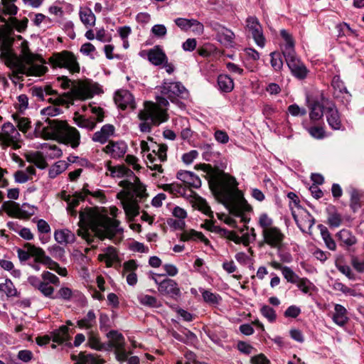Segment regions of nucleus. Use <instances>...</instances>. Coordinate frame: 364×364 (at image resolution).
I'll return each instance as SVG.
<instances>
[{"instance_id":"obj_1","label":"nucleus","mask_w":364,"mask_h":364,"mask_svg":"<svg viewBox=\"0 0 364 364\" xmlns=\"http://www.w3.org/2000/svg\"><path fill=\"white\" fill-rule=\"evenodd\" d=\"M203 166L210 189L215 196L221 198L222 203L231 214L241 216V213L252 210L237 189L238 183L234 176L218 167L213 168L210 164H203Z\"/></svg>"},{"instance_id":"obj_2","label":"nucleus","mask_w":364,"mask_h":364,"mask_svg":"<svg viewBox=\"0 0 364 364\" xmlns=\"http://www.w3.org/2000/svg\"><path fill=\"white\" fill-rule=\"evenodd\" d=\"M79 219L80 228L77 234L85 240L88 245L95 242V237L91 235L90 230L101 240L106 237L112 239L118 232H123V229L119 227V220L104 216L91 208L80 211Z\"/></svg>"},{"instance_id":"obj_3","label":"nucleus","mask_w":364,"mask_h":364,"mask_svg":"<svg viewBox=\"0 0 364 364\" xmlns=\"http://www.w3.org/2000/svg\"><path fill=\"white\" fill-rule=\"evenodd\" d=\"M47 126L43 127L41 132L45 139H53L60 143L70 145L72 148H77L80 143V134L79 131L70 126L66 121L59 119H46ZM41 122L36 124L35 132H41Z\"/></svg>"},{"instance_id":"obj_4","label":"nucleus","mask_w":364,"mask_h":364,"mask_svg":"<svg viewBox=\"0 0 364 364\" xmlns=\"http://www.w3.org/2000/svg\"><path fill=\"white\" fill-rule=\"evenodd\" d=\"M83 89L80 87H75L71 91L65 92L61 96L55 98L50 97L48 100L53 102L54 106H49L41 109V113L45 116H56L62 112V109L57 106L65 105L68 104V101H73L75 98H81L84 97Z\"/></svg>"},{"instance_id":"obj_5","label":"nucleus","mask_w":364,"mask_h":364,"mask_svg":"<svg viewBox=\"0 0 364 364\" xmlns=\"http://www.w3.org/2000/svg\"><path fill=\"white\" fill-rule=\"evenodd\" d=\"M49 63L54 68H65L71 73L80 72V65L73 53L68 50L54 53L49 58Z\"/></svg>"},{"instance_id":"obj_6","label":"nucleus","mask_w":364,"mask_h":364,"mask_svg":"<svg viewBox=\"0 0 364 364\" xmlns=\"http://www.w3.org/2000/svg\"><path fill=\"white\" fill-rule=\"evenodd\" d=\"M91 112L95 115L94 119L86 118L83 115H77L74 118L75 123L80 128L87 130H93L97 122H102L105 118V112L102 108L95 106H90Z\"/></svg>"},{"instance_id":"obj_7","label":"nucleus","mask_w":364,"mask_h":364,"mask_svg":"<svg viewBox=\"0 0 364 364\" xmlns=\"http://www.w3.org/2000/svg\"><path fill=\"white\" fill-rule=\"evenodd\" d=\"M262 236L266 244L271 247L281 250L285 236L279 228L273 227L262 230Z\"/></svg>"},{"instance_id":"obj_8","label":"nucleus","mask_w":364,"mask_h":364,"mask_svg":"<svg viewBox=\"0 0 364 364\" xmlns=\"http://www.w3.org/2000/svg\"><path fill=\"white\" fill-rule=\"evenodd\" d=\"M246 26L249 32L251 33L252 36L256 44L263 48L265 45V38L263 35L262 26L255 16H249L246 19Z\"/></svg>"},{"instance_id":"obj_9","label":"nucleus","mask_w":364,"mask_h":364,"mask_svg":"<svg viewBox=\"0 0 364 364\" xmlns=\"http://www.w3.org/2000/svg\"><path fill=\"white\" fill-rule=\"evenodd\" d=\"M160 88L161 94L166 95L172 102L177 100L176 97H182L183 93L186 92V89L180 82L164 81Z\"/></svg>"},{"instance_id":"obj_10","label":"nucleus","mask_w":364,"mask_h":364,"mask_svg":"<svg viewBox=\"0 0 364 364\" xmlns=\"http://www.w3.org/2000/svg\"><path fill=\"white\" fill-rule=\"evenodd\" d=\"M21 134L11 122H6L1 127L0 132V144L2 146H9L12 141H19Z\"/></svg>"},{"instance_id":"obj_11","label":"nucleus","mask_w":364,"mask_h":364,"mask_svg":"<svg viewBox=\"0 0 364 364\" xmlns=\"http://www.w3.org/2000/svg\"><path fill=\"white\" fill-rule=\"evenodd\" d=\"M5 64L13 70H16V75L18 78V74H26L30 76L34 73L33 68H28L23 62L22 59H20L14 54L9 57L5 61Z\"/></svg>"},{"instance_id":"obj_12","label":"nucleus","mask_w":364,"mask_h":364,"mask_svg":"<svg viewBox=\"0 0 364 364\" xmlns=\"http://www.w3.org/2000/svg\"><path fill=\"white\" fill-rule=\"evenodd\" d=\"M103 151L112 159H120L125 155L127 145L124 141H109L108 144L104 147Z\"/></svg>"},{"instance_id":"obj_13","label":"nucleus","mask_w":364,"mask_h":364,"mask_svg":"<svg viewBox=\"0 0 364 364\" xmlns=\"http://www.w3.org/2000/svg\"><path fill=\"white\" fill-rule=\"evenodd\" d=\"M114 101L118 107L123 110L128 107L132 109L136 108L134 97L132 93L127 90L117 91L115 93Z\"/></svg>"},{"instance_id":"obj_14","label":"nucleus","mask_w":364,"mask_h":364,"mask_svg":"<svg viewBox=\"0 0 364 364\" xmlns=\"http://www.w3.org/2000/svg\"><path fill=\"white\" fill-rule=\"evenodd\" d=\"M158 290L162 294L169 295L176 299L181 296V290L178 284L171 279H165L159 284Z\"/></svg>"},{"instance_id":"obj_15","label":"nucleus","mask_w":364,"mask_h":364,"mask_svg":"<svg viewBox=\"0 0 364 364\" xmlns=\"http://www.w3.org/2000/svg\"><path fill=\"white\" fill-rule=\"evenodd\" d=\"M176 178L189 188H198L201 186L200 178L193 172L181 170L178 171Z\"/></svg>"},{"instance_id":"obj_16","label":"nucleus","mask_w":364,"mask_h":364,"mask_svg":"<svg viewBox=\"0 0 364 364\" xmlns=\"http://www.w3.org/2000/svg\"><path fill=\"white\" fill-rule=\"evenodd\" d=\"M331 85L334 90L333 96L336 98L345 99L348 102L351 97V95L348 91L343 82L341 80L338 75H335L331 81Z\"/></svg>"},{"instance_id":"obj_17","label":"nucleus","mask_w":364,"mask_h":364,"mask_svg":"<svg viewBox=\"0 0 364 364\" xmlns=\"http://www.w3.org/2000/svg\"><path fill=\"white\" fill-rule=\"evenodd\" d=\"M326 119L328 125L334 130H340L342 128V124L339 112L334 105L327 107L326 111Z\"/></svg>"},{"instance_id":"obj_18","label":"nucleus","mask_w":364,"mask_h":364,"mask_svg":"<svg viewBox=\"0 0 364 364\" xmlns=\"http://www.w3.org/2000/svg\"><path fill=\"white\" fill-rule=\"evenodd\" d=\"M107 337L109 338L107 343L106 350L122 349L125 346V339L124 336L116 330H111L107 333Z\"/></svg>"},{"instance_id":"obj_19","label":"nucleus","mask_w":364,"mask_h":364,"mask_svg":"<svg viewBox=\"0 0 364 364\" xmlns=\"http://www.w3.org/2000/svg\"><path fill=\"white\" fill-rule=\"evenodd\" d=\"M115 131V128L112 124H107L103 125L101 127V129L98 132H96L92 139L93 141L100 142V144H105L109 136L114 135Z\"/></svg>"},{"instance_id":"obj_20","label":"nucleus","mask_w":364,"mask_h":364,"mask_svg":"<svg viewBox=\"0 0 364 364\" xmlns=\"http://www.w3.org/2000/svg\"><path fill=\"white\" fill-rule=\"evenodd\" d=\"M147 56L149 62L154 65H161L168 60L166 53L159 46L150 49Z\"/></svg>"},{"instance_id":"obj_21","label":"nucleus","mask_w":364,"mask_h":364,"mask_svg":"<svg viewBox=\"0 0 364 364\" xmlns=\"http://www.w3.org/2000/svg\"><path fill=\"white\" fill-rule=\"evenodd\" d=\"M35 59V55L31 52H28L24 55L22 60L28 68H33L34 73L32 75H42L48 70V68L43 65L34 64L33 62Z\"/></svg>"},{"instance_id":"obj_22","label":"nucleus","mask_w":364,"mask_h":364,"mask_svg":"<svg viewBox=\"0 0 364 364\" xmlns=\"http://www.w3.org/2000/svg\"><path fill=\"white\" fill-rule=\"evenodd\" d=\"M334 311L332 317L333 322L340 326H345L348 321L346 309L341 304H336L334 306Z\"/></svg>"},{"instance_id":"obj_23","label":"nucleus","mask_w":364,"mask_h":364,"mask_svg":"<svg viewBox=\"0 0 364 364\" xmlns=\"http://www.w3.org/2000/svg\"><path fill=\"white\" fill-rule=\"evenodd\" d=\"M54 238L59 244H71L75 241V235L68 229L55 230Z\"/></svg>"},{"instance_id":"obj_24","label":"nucleus","mask_w":364,"mask_h":364,"mask_svg":"<svg viewBox=\"0 0 364 364\" xmlns=\"http://www.w3.org/2000/svg\"><path fill=\"white\" fill-rule=\"evenodd\" d=\"M287 65L293 75L296 78L302 80L306 77L307 69L299 59L287 64Z\"/></svg>"},{"instance_id":"obj_25","label":"nucleus","mask_w":364,"mask_h":364,"mask_svg":"<svg viewBox=\"0 0 364 364\" xmlns=\"http://www.w3.org/2000/svg\"><path fill=\"white\" fill-rule=\"evenodd\" d=\"M80 21L85 27H92L95 25L96 17L90 8H81L79 11Z\"/></svg>"},{"instance_id":"obj_26","label":"nucleus","mask_w":364,"mask_h":364,"mask_svg":"<svg viewBox=\"0 0 364 364\" xmlns=\"http://www.w3.org/2000/svg\"><path fill=\"white\" fill-rule=\"evenodd\" d=\"M338 240L341 242V245H346L347 247L355 245L357 240L351 232L346 229H343L336 234Z\"/></svg>"},{"instance_id":"obj_27","label":"nucleus","mask_w":364,"mask_h":364,"mask_svg":"<svg viewBox=\"0 0 364 364\" xmlns=\"http://www.w3.org/2000/svg\"><path fill=\"white\" fill-rule=\"evenodd\" d=\"M96 323V315L93 310H90L83 318L77 321V325L80 328L91 330Z\"/></svg>"},{"instance_id":"obj_28","label":"nucleus","mask_w":364,"mask_h":364,"mask_svg":"<svg viewBox=\"0 0 364 364\" xmlns=\"http://www.w3.org/2000/svg\"><path fill=\"white\" fill-rule=\"evenodd\" d=\"M2 208L9 216L20 218L21 206L18 203L12 200L4 201Z\"/></svg>"},{"instance_id":"obj_29","label":"nucleus","mask_w":364,"mask_h":364,"mask_svg":"<svg viewBox=\"0 0 364 364\" xmlns=\"http://www.w3.org/2000/svg\"><path fill=\"white\" fill-rule=\"evenodd\" d=\"M139 119L146 122L149 119L151 120L153 124L159 125L161 122H165L168 119L167 114L162 113L159 116H154L151 113L146 111H141L138 115Z\"/></svg>"},{"instance_id":"obj_30","label":"nucleus","mask_w":364,"mask_h":364,"mask_svg":"<svg viewBox=\"0 0 364 364\" xmlns=\"http://www.w3.org/2000/svg\"><path fill=\"white\" fill-rule=\"evenodd\" d=\"M218 85L220 91L230 92L234 88L233 80L228 75H220L218 77Z\"/></svg>"},{"instance_id":"obj_31","label":"nucleus","mask_w":364,"mask_h":364,"mask_svg":"<svg viewBox=\"0 0 364 364\" xmlns=\"http://www.w3.org/2000/svg\"><path fill=\"white\" fill-rule=\"evenodd\" d=\"M318 229L320 230L322 239L323 240L326 246L330 250H336V245L334 240L332 238L328 228L322 224H319L317 226Z\"/></svg>"},{"instance_id":"obj_32","label":"nucleus","mask_w":364,"mask_h":364,"mask_svg":"<svg viewBox=\"0 0 364 364\" xmlns=\"http://www.w3.org/2000/svg\"><path fill=\"white\" fill-rule=\"evenodd\" d=\"M53 341L58 343H63L69 341V328L66 326H60L53 333Z\"/></svg>"},{"instance_id":"obj_33","label":"nucleus","mask_w":364,"mask_h":364,"mask_svg":"<svg viewBox=\"0 0 364 364\" xmlns=\"http://www.w3.org/2000/svg\"><path fill=\"white\" fill-rule=\"evenodd\" d=\"M87 343L90 348L97 350L107 349L106 344L101 343L100 337L92 331L88 333Z\"/></svg>"},{"instance_id":"obj_34","label":"nucleus","mask_w":364,"mask_h":364,"mask_svg":"<svg viewBox=\"0 0 364 364\" xmlns=\"http://www.w3.org/2000/svg\"><path fill=\"white\" fill-rule=\"evenodd\" d=\"M284 56L287 64H289L294 60L298 59L296 55V53L294 50V43H289V44H285L283 49L282 56Z\"/></svg>"},{"instance_id":"obj_35","label":"nucleus","mask_w":364,"mask_h":364,"mask_svg":"<svg viewBox=\"0 0 364 364\" xmlns=\"http://www.w3.org/2000/svg\"><path fill=\"white\" fill-rule=\"evenodd\" d=\"M24 247L28 249V250L31 253V256L35 257V262L42 263V260H44V257H48L47 255H46V253L42 248L37 247L31 243H26Z\"/></svg>"},{"instance_id":"obj_36","label":"nucleus","mask_w":364,"mask_h":364,"mask_svg":"<svg viewBox=\"0 0 364 364\" xmlns=\"http://www.w3.org/2000/svg\"><path fill=\"white\" fill-rule=\"evenodd\" d=\"M323 112L324 107L319 102L315 101L311 105L309 117L311 120H318L323 117Z\"/></svg>"},{"instance_id":"obj_37","label":"nucleus","mask_w":364,"mask_h":364,"mask_svg":"<svg viewBox=\"0 0 364 364\" xmlns=\"http://www.w3.org/2000/svg\"><path fill=\"white\" fill-rule=\"evenodd\" d=\"M2 7L0 6V12L5 15L14 16L17 14L18 7L13 0H1Z\"/></svg>"},{"instance_id":"obj_38","label":"nucleus","mask_w":364,"mask_h":364,"mask_svg":"<svg viewBox=\"0 0 364 364\" xmlns=\"http://www.w3.org/2000/svg\"><path fill=\"white\" fill-rule=\"evenodd\" d=\"M68 164L65 161H58L50 167L48 171V176L50 178H55L58 175L67 169Z\"/></svg>"},{"instance_id":"obj_39","label":"nucleus","mask_w":364,"mask_h":364,"mask_svg":"<svg viewBox=\"0 0 364 364\" xmlns=\"http://www.w3.org/2000/svg\"><path fill=\"white\" fill-rule=\"evenodd\" d=\"M200 240L205 244L209 242V240L204 236L200 232H197L194 230H191L190 232H184L181 235V240L188 241L189 240Z\"/></svg>"},{"instance_id":"obj_40","label":"nucleus","mask_w":364,"mask_h":364,"mask_svg":"<svg viewBox=\"0 0 364 364\" xmlns=\"http://www.w3.org/2000/svg\"><path fill=\"white\" fill-rule=\"evenodd\" d=\"M202 296L206 303L213 306L219 304L222 300L219 294H214L209 290H203L202 291Z\"/></svg>"},{"instance_id":"obj_41","label":"nucleus","mask_w":364,"mask_h":364,"mask_svg":"<svg viewBox=\"0 0 364 364\" xmlns=\"http://www.w3.org/2000/svg\"><path fill=\"white\" fill-rule=\"evenodd\" d=\"M124 210L127 216L134 218L139 214V206L136 201H129L124 204Z\"/></svg>"},{"instance_id":"obj_42","label":"nucleus","mask_w":364,"mask_h":364,"mask_svg":"<svg viewBox=\"0 0 364 364\" xmlns=\"http://www.w3.org/2000/svg\"><path fill=\"white\" fill-rule=\"evenodd\" d=\"M160 188L164 191L168 192L171 194L178 193L182 195L185 192V189L183 188L182 185L177 183L162 184Z\"/></svg>"},{"instance_id":"obj_43","label":"nucleus","mask_w":364,"mask_h":364,"mask_svg":"<svg viewBox=\"0 0 364 364\" xmlns=\"http://www.w3.org/2000/svg\"><path fill=\"white\" fill-rule=\"evenodd\" d=\"M14 120L17 124V127L20 131L26 132L31 127V121L29 119L26 117H21L19 115L15 114L12 115Z\"/></svg>"},{"instance_id":"obj_44","label":"nucleus","mask_w":364,"mask_h":364,"mask_svg":"<svg viewBox=\"0 0 364 364\" xmlns=\"http://www.w3.org/2000/svg\"><path fill=\"white\" fill-rule=\"evenodd\" d=\"M138 300L144 306L149 307H159L160 306L156 298L153 296L141 294L138 296Z\"/></svg>"},{"instance_id":"obj_45","label":"nucleus","mask_w":364,"mask_h":364,"mask_svg":"<svg viewBox=\"0 0 364 364\" xmlns=\"http://www.w3.org/2000/svg\"><path fill=\"white\" fill-rule=\"evenodd\" d=\"M0 292H4L7 296L17 295V290L10 279H6L5 283L0 284Z\"/></svg>"},{"instance_id":"obj_46","label":"nucleus","mask_w":364,"mask_h":364,"mask_svg":"<svg viewBox=\"0 0 364 364\" xmlns=\"http://www.w3.org/2000/svg\"><path fill=\"white\" fill-rule=\"evenodd\" d=\"M350 207L354 213L358 211V209L361 208L360 195L358 191L356 189H353L350 191Z\"/></svg>"},{"instance_id":"obj_47","label":"nucleus","mask_w":364,"mask_h":364,"mask_svg":"<svg viewBox=\"0 0 364 364\" xmlns=\"http://www.w3.org/2000/svg\"><path fill=\"white\" fill-rule=\"evenodd\" d=\"M271 65L275 71H279L283 66V60L282 53L279 52H272L270 53Z\"/></svg>"},{"instance_id":"obj_48","label":"nucleus","mask_w":364,"mask_h":364,"mask_svg":"<svg viewBox=\"0 0 364 364\" xmlns=\"http://www.w3.org/2000/svg\"><path fill=\"white\" fill-rule=\"evenodd\" d=\"M37 208L34 205H31L26 203H24L21 206V214L20 218L28 219L32 215H35Z\"/></svg>"},{"instance_id":"obj_49","label":"nucleus","mask_w":364,"mask_h":364,"mask_svg":"<svg viewBox=\"0 0 364 364\" xmlns=\"http://www.w3.org/2000/svg\"><path fill=\"white\" fill-rule=\"evenodd\" d=\"M282 274L288 282L291 284H296L300 277L289 267H282Z\"/></svg>"},{"instance_id":"obj_50","label":"nucleus","mask_w":364,"mask_h":364,"mask_svg":"<svg viewBox=\"0 0 364 364\" xmlns=\"http://www.w3.org/2000/svg\"><path fill=\"white\" fill-rule=\"evenodd\" d=\"M198 148L202 151L203 159L206 161H210L213 154V144L204 143L200 144Z\"/></svg>"},{"instance_id":"obj_51","label":"nucleus","mask_w":364,"mask_h":364,"mask_svg":"<svg viewBox=\"0 0 364 364\" xmlns=\"http://www.w3.org/2000/svg\"><path fill=\"white\" fill-rule=\"evenodd\" d=\"M85 197L83 191L75 192L74 196L70 198V200L68 203V210L74 209L79 205L80 200H85Z\"/></svg>"},{"instance_id":"obj_52","label":"nucleus","mask_w":364,"mask_h":364,"mask_svg":"<svg viewBox=\"0 0 364 364\" xmlns=\"http://www.w3.org/2000/svg\"><path fill=\"white\" fill-rule=\"evenodd\" d=\"M260 312L263 316L267 318L269 322H274L277 318V314L273 308L267 305H264Z\"/></svg>"},{"instance_id":"obj_53","label":"nucleus","mask_w":364,"mask_h":364,"mask_svg":"<svg viewBox=\"0 0 364 364\" xmlns=\"http://www.w3.org/2000/svg\"><path fill=\"white\" fill-rule=\"evenodd\" d=\"M333 289L336 291H340L345 294H349L353 296H356V292L354 289L346 287L345 284L338 281H336L333 284Z\"/></svg>"},{"instance_id":"obj_54","label":"nucleus","mask_w":364,"mask_h":364,"mask_svg":"<svg viewBox=\"0 0 364 364\" xmlns=\"http://www.w3.org/2000/svg\"><path fill=\"white\" fill-rule=\"evenodd\" d=\"M100 329L102 331H107L111 328V322L109 316L105 313H100Z\"/></svg>"},{"instance_id":"obj_55","label":"nucleus","mask_w":364,"mask_h":364,"mask_svg":"<svg viewBox=\"0 0 364 364\" xmlns=\"http://www.w3.org/2000/svg\"><path fill=\"white\" fill-rule=\"evenodd\" d=\"M273 220L270 218L267 213H262L260 215L259 218V225L262 228V230H265L270 228H273Z\"/></svg>"},{"instance_id":"obj_56","label":"nucleus","mask_w":364,"mask_h":364,"mask_svg":"<svg viewBox=\"0 0 364 364\" xmlns=\"http://www.w3.org/2000/svg\"><path fill=\"white\" fill-rule=\"evenodd\" d=\"M10 23L17 29L19 32H23L27 27L28 20L27 18H24L21 21L15 17H11L9 18Z\"/></svg>"},{"instance_id":"obj_57","label":"nucleus","mask_w":364,"mask_h":364,"mask_svg":"<svg viewBox=\"0 0 364 364\" xmlns=\"http://www.w3.org/2000/svg\"><path fill=\"white\" fill-rule=\"evenodd\" d=\"M73 296V291L71 289L68 287H62L60 288L57 294L53 297V299H63L66 301L70 300Z\"/></svg>"},{"instance_id":"obj_58","label":"nucleus","mask_w":364,"mask_h":364,"mask_svg":"<svg viewBox=\"0 0 364 364\" xmlns=\"http://www.w3.org/2000/svg\"><path fill=\"white\" fill-rule=\"evenodd\" d=\"M203 228L218 234H225L227 233V229L220 228V226L215 225L213 221L206 220L205 224L203 225Z\"/></svg>"},{"instance_id":"obj_59","label":"nucleus","mask_w":364,"mask_h":364,"mask_svg":"<svg viewBox=\"0 0 364 364\" xmlns=\"http://www.w3.org/2000/svg\"><path fill=\"white\" fill-rule=\"evenodd\" d=\"M88 184H85L82 188V191L84 193L85 197L87 196H91L96 199H99L100 200H105V195L101 190H97L95 191H90L88 188Z\"/></svg>"},{"instance_id":"obj_60","label":"nucleus","mask_w":364,"mask_h":364,"mask_svg":"<svg viewBox=\"0 0 364 364\" xmlns=\"http://www.w3.org/2000/svg\"><path fill=\"white\" fill-rule=\"evenodd\" d=\"M342 223V218L340 214L338 213H330L328 217V224L331 228H337L341 225Z\"/></svg>"},{"instance_id":"obj_61","label":"nucleus","mask_w":364,"mask_h":364,"mask_svg":"<svg viewBox=\"0 0 364 364\" xmlns=\"http://www.w3.org/2000/svg\"><path fill=\"white\" fill-rule=\"evenodd\" d=\"M157 146L158 151H156L155 150H153V153L155 154V156H158L159 160L161 162L166 161V151L168 150V146L165 144H158Z\"/></svg>"},{"instance_id":"obj_62","label":"nucleus","mask_w":364,"mask_h":364,"mask_svg":"<svg viewBox=\"0 0 364 364\" xmlns=\"http://www.w3.org/2000/svg\"><path fill=\"white\" fill-rule=\"evenodd\" d=\"M14 41V40L11 37V35L1 34L0 36V48L11 49Z\"/></svg>"},{"instance_id":"obj_63","label":"nucleus","mask_w":364,"mask_h":364,"mask_svg":"<svg viewBox=\"0 0 364 364\" xmlns=\"http://www.w3.org/2000/svg\"><path fill=\"white\" fill-rule=\"evenodd\" d=\"M108 170L111 172V176L113 177L117 178H123L124 176L125 171L127 170V167L124 166H109Z\"/></svg>"},{"instance_id":"obj_64","label":"nucleus","mask_w":364,"mask_h":364,"mask_svg":"<svg viewBox=\"0 0 364 364\" xmlns=\"http://www.w3.org/2000/svg\"><path fill=\"white\" fill-rule=\"evenodd\" d=\"M298 288L304 294H307L310 291L312 283L306 278H300L296 283Z\"/></svg>"}]
</instances>
